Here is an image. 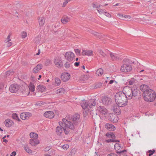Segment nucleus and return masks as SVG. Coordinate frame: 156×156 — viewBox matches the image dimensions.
<instances>
[{"label": "nucleus", "mask_w": 156, "mask_h": 156, "mask_svg": "<svg viewBox=\"0 0 156 156\" xmlns=\"http://www.w3.org/2000/svg\"><path fill=\"white\" fill-rule=\"evenodd\" d=\"M102 86V83H96L95 86H94V88H99L100 87Z\"/></svg>", "instance_id": "obj_37"}, {"label": "nucleus", "mask_w": 156, "mask_h": 156, "mask_svg": "<svg viewBox=\"0 0 156 156\" xmlns=\"http://www.w3.org/2000/svg\"><path fill=\"white\" fill-rule=\"evenodd\" d=\"M16 155V152L15 151H13L12 153L11 154V155L10 156H12V155L15 156Z\"/></svg>", "instance_id": "obj_58"}, {"label": "nucleus", "mask_w": 156, "mask_h": 156, "mask_svg": "<svg viewBox=\"0 0 156 156\" xmlns=\"http://www.w3.org/2000/svg\"><path fill=\"white\" fill-rule=\"evenodd\" d=\"M44 102L42 101H39L37 102L36 104V105H38L39 106L41 105H44Z\"/></svg>", "instance_id": "obj_46"}, {"label": "nucleus", "mask_w": 156, "mask_h": 156, "mask_svg": "<svg viewBox=\"0 0 156 156\" xmlns=\"http://www.w3.org/2000/svg\"><path fill=\"white\" fill-rule=\"evenodd\" d=\"M25 150L28 153H31L32 151L29 148L27 145H25L24 147Z\"/></svg>", "instance_id": "obj_35"}, {"label": "nucleus", "mask_w": 156, "mask_h": 156, "mask_svg": "<svg viewBox=\"0 0 156 156\" xmlns=\"http://www.w3.org/2000/svg\"><path fill=\"white\" fill-rule=\"evenodd\" d=\"M3 142H5V143H7L8 142V140L6 139H3Z\"/></svg>", "instance_id": "obj_64"}, {"label": "nucleus", "mask_w": 156, "mask_h": 156, "mask_svg": "<svg viewBox=\"0 0 156 156\" xmlns=\"http://www.w3.org/2000/svg\"><path fill=\"white\" fill-rule=\"evenodd\" d=\"M134 80H132L129 81V84L130 85H133L134 84Z\"/></svg>", "instance_id": "obj_51"}, {"label": "nucleus", "mask_w": 156, "mask_h": 156, "mask_svg": "<svg viewBox=\"0 0 156 156\" xmlns=\"http://www.w3.org/2000/svg\"><path fill=\"white\" fill-rule=\"evenodd\" d=\"M51 147H47L45 148L44 151L45 152H47L49 151Z\"/></svg>", "instance_id": "obj_53"}, {"label": "nucleus", "mask_w": 156, "mask_h": 156, "mask_svg": "<svg viewBox=\"0 0 156 156\" xmlns=\"http://www.w3.org/2000/svg\"><path fill=\"white\" fill-rule=\"evenodd\" d=\"M54 63L58 68H61L63 66L62 60L58 57H56L54 59Z\"/></svg>", "instance_id": "obj_6"}, {"label": "nucleus", "mask_w": 156, "mask_h": 156, "mask_svg": "<svg viewBox=\"0 0 156 156\" xmlns=\"http://www.w3.org/2000/svg\"><path fill=\"white\" fill-rule=\"evenodd\" d=\"M76 151L75 148L72 149L70 151V153L69 154V156H74L75 153H76Z\"/></svg>", "instance_id": "obj_34"}, {"label": "nucleus", "mask_w": 156, "mask_h": 156, "mask_svg": "<svg viewBox=\"0 0 156 156\" xmlns=\"http://www.w3.org/2000/svg\"><path fill=\"white\" fill-rule=\"evenodd\" d=\"M64 66L66 68H68L70 66V64L69 62H66L64 64Z\"/></svg>", "instance_id": "obj_41"}, {"label": "nucleus", "mask_w": 156, "mask_h": 156, "mask_svg": "<svg viewBox=\"0 0 156 156\" xmlns=\"http://www.w3.org/2000/svg\"><path fill=\"white\" fill-rule=\"evenodd\" d=\"M114 81V80H110L109 82V84H112Z\"/></svg>", "instance_id": "obj_61"}, {"label": "nucleus", "mask_w": 156, "mask_h": 156, "mask_svg": "<svg viewBox=\"0 0 156 156\" xmlns=\"http://www.w3.org/2000/svg\"><path fill=\"white\" fill-rule=\"evenodd\" d=\"M120 70L123 72H128L132 70V67L130 65L125 64L121 67Z\"/></svg>", "instance_id": "obj_4"}, {"label": "nucleus", "mask_w": 156, "mask_h": 156, "mask_svg": "<svg viewBox=\"0 0 156 156\" xmlns=\"http://www.w3.org/2000/svg\"><path fill=\"white\" fill-rule=\"evenodd\" d=\"M27 35V33L26 32L23 31L21 33V37L23 38H25Z\"/></svg>", "instance_id": "obj_38"}, {"label": "nucleus", "mask_w": 156, "mask_h": 156, "mask_svg": "<svg viewBox=\"0 0 156 156\" xmlns=\"http://www.w3.org/2000/svg\"><path fill=\"white\" fill-rule=\"evenodd\" d=\"M30 136L31 139L38 140V135L36 133L31 132L30 133Z\"/></svg>", "instance_id": "obj_23"}, {"label": "nucleus", "mask_w": 156, "mask_h": 156, "mask_svg": "<svg viewBox=\"0 0 156 156\" xmlns=\"http://www.w3.org/2000/svg\"><path fill=\"white\" fill-rule=\"evenodd\" d=\"M29 88L30 90L32 92H34L35 90V86L32 83L30 82V83L29 85Z\"/></svg>", "instance_id": "obj_27"}, {"label": "nucleus", "mask_w": 156, "mask_h": 156, "mask_svg": "<svg viewBox=\"0 0 156 156\" xmlns=\"http://www.w3.org/2000/svg\"><path fill=\"white\" fill-rule=\"evenodd\" d=\"M92 5L93 7L95 8H98L100 6V5L95 4L94 3H93Z\"/></svg>", "instance_id": "obj_44"}, {"label": "nucleus", "mask_w": 156, "mask_h": 156, "mask_svg": "<svg viewBox=\"0 0 156 156\" xmlns=\"http://www.w3.org/2000/svg\"><path fill=\"white\" fill-rule=\"evenodd\" d=\"M65 57L68 61L71 62L74 59V54L72 52H67L65 53Z\"/></svg>", "instance_id": "obj_5"}, {"label": "nucleus", "mask_w": 156, "mask_h": 156, "mask_svg": "<svg viewBox=\"0 0 156 156\" xmlns=\"http://www.w3.org/2000/svg\"><path fill=\"white\" fill-rule=\"evenodd\" d=\"M55 80V86H59L61 84V82L60 79L58 77H56Z\"/></svg>", "instance_id": "obj_32"}, {"label": "nucleus", "mask_w": 156, "mask_h": 156, "mask_svg": "<svg viewBox=\"0 0 156 156\" xmlns=\"http://www.w3.org/2000/svg\"><path fill=\"white\" fill-rule=\"evenodd\" d=\"M107 50H106L105 51V52H104L103 51H102L101 49H99L98 50V52L99 53L102 57H105L106 56H107L108 53H107Z\"/></svg>", "instance_id": "obj_26"}, {"label": "nucleus", "mask_w": 156, "mask_h": 156, "mask_svg": "<svg viewBox=\"0 0 156 156\" xmlns=\"http://www.w3.org/2000/svg\"><path fill=\"white\" fill-rule=\"evenodd\" d=\"M10 34H9L7 38L6 39L5 41V42H8L10 41L11 40L10 39Z\"/></svg>", "instance_id": "obj_42"}, {"label": "nucleus", "mask_w": 156, "mask_h": 156, "mask_svg": "<svg viewBox=\"0 0 156 156\" xmlns=\"http://www.w3.org/2000/svg\"><path fill=\"white\" fill-rule=\"evenodd\" d=\"M117 15L120 19L123 20L124 16L120 13H118Z\"/></svg>", "instance_id": "obj_49"}, {"label": "nucleus", "mask_w": 156, "mask_h": 156, "mask_svg": "<svg viewBox=\"0 0 156 156\" xmlns=\"http://www.w3.org/2000/svg\"><path fill=\"white\" fill-rule=\"evenodd\" d=\"M102 103L105 105H108L112 102V99L107 97L105 96L103 97L102 100Z\"/></svg>", "instance_id": "obj_9"}, {"label": "nucleus", "mask_w": 156, "mask_h": 156, "mask_svg": "<svg viewBox=\"0 0 156 156\" xmlns=\"http://www.w3.org/2000/svg\"><path fill=\"white\" fill-rule=\"evenodd\" d=\"M154 152H155V150H153V151H152L151 150L149 151L148 152H149V156H151V155H152L154 153Z\"/></svg>", "instance_id": "obj_47"}, {"label": "nucleus", "mask_w": 156, "mask_h": 156, "mask_svg": "<svg viewBox=\"0 0 156 156\" xmlns=\"http://www.w3.org/2000/svg\"><path fill=\"white\" fill-rule=\"evenodd\" d=\"M88 104L89 106L88 110H90V108H93L96 105L95 101L93 99L89 100L88 102Z\"/></svg>", "instance_id": "obj_16"}, {"label": "nucleus", "mask_w": 156, "mask_h": 156, "mask_svg": "<svg viewBox=\"0 0 156 156\" xmlns=\"http://www.w3.org/2000/svg\"><path fill=\"white\" fill-rule=\"evenodd\" d=\"M38 20L39 26L41 27L43 26L45 22V19L44 17H40Z\"/></svg>", "instance_id": "obj_24"}, {"label": "nucleus", "mask_w": 156, "mask_h": 156, "mask_svg": "<svg viewBox=\"0 0 156 156\" xmlns=\"http://www.w3.org/2000/svg\"><path fill=\"white\" fill-rule=\"evenodd\" d=\"M60 23L59 22H57L56 23L55 25V26H58V27L60 26Z\"/></svg>", "instance_id": "obj_59"}, {"label": "nucleus", "mask_w": 156, "mask_h": 156, "mask_svg": "<svg viewBox=\"0 0 156 156\" xmlns=\"http://www.w3.org/2000/svg\"><path fill=\"white\" fill-rule=\"evenodd\" d=\"M44 116L49 119L53 118L54 116V114L53 112L51 111H47L44 114Z\"/></svg>", "instance_id": "obj_10"}, {"label": "nucleus", "mask_w": 156, "mask_h": 156, "mask_svg": "<svg viewBox=\"0 0 156 156\" xmlns=\"http://www.w3.org/2000/svg\"><path fill=\"white\" fill-rule=\"evenodd\" d=\"M4 88V85L2 83L0 85V89L2 90Z\"/></svg>", "instance_id": "obj_57"}, {"label": "nucleus", "mask_w": 156, "mask_h": 156, "mask_svg": "<svg viewBox=\"0 0 156 156\" xmlns=\"http://www.w3.org/2000/svg\"><path fill=\"white\" fill-rule=\"evenodd\" d=\"M106 142L109 143V142H114V141H115V140L113 139H108L105 140Z\"/></svg>", "instance_id": "obj_43"}, {"label": "nucleus", "mask_w": 156, "mask_h": 156, "mask_svg": "<svg viewBox=\"0 0 156 156\" xmlns=\"http://www.w3.org/2000/svg\"><path fill=\"white\" fill-rule=\"evenodd\" d=\"M103 73V71L102 69L100 68L97 70L96 74L98 76H101Z\"/></svg>", "instance_id": "obj_30"}, {"label": "nucleus", "mask_w": 156, "mask_h": 156, "mask_svg": "<svg viewBox=\"0 0 156 156\" xmlns=\"http://www.w3.org/2000/svg\"><path fill=\"white\" fill-rule=\"evenodd\" d=\"M140 89L143 92V93H144L145 91H148L150 89L147 85L143 84L140 86Z\"/></svg>", "instance_id": "obj_18"}, {"label": "nucleus", "mask_w": 156, "mask_h": 156, "mask_svg": "<svg viewBox=\"0 0 156 156\" xmlns=\"http://www.w3.org/2000/svg\"><path fill=\"white\" fill-rule=\"evenodd\" d=\"M61 77L63 81L66 82L69 79L70 75L68 73H64L61 75Z\"/></svg>", "instance_id": "obj_8"}, {"label": "nucleus", "mask_w": 156, "mask_h": 156, "mask_svg": "<svg viewBox=\"0 0 156 156\" xmlns=\"http://www.w3.org/2000/svg\"><path fill=\"white\" fill-rule=\"evenodd\" d=\"M44 156H51V155L48 154H45Z\"/></svg>", "instance_id": "obj_63"}, {"label": "nucleus", "mask_w": 156, "mask_h": 156, "mask_svg": "<svg viewBox=\"0 0 156 156\" xmlns=\"http://www.w3.org/2000/svg\"><path fill=\"white\" fill-rule=\"evenodd\" d=\"M107 156H118L115 153H111L110 154H109Z\"/></svg>", "instance_id": "obj_52"}, {"label": "nucleus", "mask_w": 156, "mask_h": 156, "mask_svg": "<svg viewBox=\"0 0 156 156\" xmlns=\"http://www.w3.org/2000/svg\"><path fill=\"white\" fill-rule=\"evenodd\" d=\"M65 92V90L63 88H60L57 90L56 91V93L57 94H64Z\"/></svg>", "instance_id": "obj_31"}, {"label": "nucleus", "mask_w": 156, "mask_h": 156, "mask_svg": "<svg viewBox=\"0 0 156 156\" xmlns=\"http://www.w3.org/2000/svg\"><path fill=\"white\" fill-rule=\"evenodd\" d=\"M99 111L102 114L105 115L107 113V109L104 106H99L98 108Z\"/></svg>", "instance_id": "obj_14"}, {"label": "nucleus", "mask_w": 156, "mask_h": 156, "mask_svg": "<svg viewBox=\"0 0 156 156\" xmlns=\"http://www.w3.org/2000/svg\"><path fill=\"white\" fill-rule=\"evenodd\" d=\"M98 11L100 14H104L105 11L101 9H98Z\"/></svg>", "instance_id": "obj_39"}, {"label": "nucleus", "mask_w": 156, "mask_h": 156, "mask_svg": "<svg viewBox=\"0 0 156 156\" xmlns=\"http://www.w3.org/2000/svg\"><path fill=\"white\" fill-rule=\"evenodd\" d=\"M144 72V74H145L146 71H145L144 70V69H142V70H141V71H140V73L141 72Z\"/></svg>", "instance_id": "obj_62"}, {"label": "nucleus", "mask_w": 156, "mask_h": 156, "mask_svg": "<svg viewBox=\"0 0 156 156\" xmlns=\"http://www.w3.org/2000/svg\"><path fill=\"white\" fill-rule=\"evenodd\" d=\"M139 91L136 87L131 88L125 86L122 92H119L115 94V101L119 107L125 106L127 104L128 99H130L133 97L137 96Z\"/></svg>", "instance_id": "obj_1"}, {"label": "nucleus", "mask_w": 156, "mask_h": 156, "mask_svg": "<svg viewBox=\"0 0 156 156\" xmlns=\"http://www.w3.org/2000/svg\"><path fill=\"white\" fill-rule=\"evenodd\" d=\"M80 116L78 114H75L73 115L71 119L73 121L74 125L70 121L64 118L62 121L59 122V126H57L56 129V132L57 135L61 136L63 133V129L65 133L67 135L69 133L70 129L73 130L74 129L75 126L78 125L80 123Z\"/></svg>", "instance_id": "obj_2"}, {"label": "nucleus", "mask_w": 156, "mask_h": 156, "mask_svg": "<svg viewBox=\"0 0 156 156\" xmlns=\"http://www.w3.org/2000/svg\"><path fill=\"white\" fill-rule=\"evenodd\" d=\"M31 116V114L29 112H24L20 115V117L23 120L28 119Z\"/></svg>", "instance_id": "obj_11"}, {"label": "nucleus", "mask_w": 156, "mask_h": 156, "mask_svg": "<svg viewBox=\"0 0 156 156\" xmlns=\"http://www.w3.org/2000/svg\"><path fill=\"white\" fill-rule=\"evenodd\" d=\"M106 136L109 138H115V136L113 133L112 132L107 133L106 134Z\"/></svg>", "instance_id": "obj_28"}, {"label": "nucleus", "mask_w": 156, "mask_h": 156, "mask_svg": "<svg viewBox=\"0 0 156 156\" xmlns=\"http://www.w3.org/2000/svg\"><path fill=\"white\" fill-rule=\"evenodd\" d=\"M50 154L51 155H51H52L53 154H55V151L53 149H51L50 151Z\"/></svg>", "instance_id": "obj_50"}, {"label": "nucleus", "mask_w": 156, "mask_h": 156, "mask_svg": "<svg viewBox=\"0 0 156 156\" xmlns=\"http://www.w3.org/2000/svg\"><path fill=\"white\" fill-rule=\"evenodd\" d=\"M29 143L32 146H35L39 143V141L38 140L30 139Z\"/></svg>", "instance_id": "obj_19"}, {"label": "nucleus", "mask_w": 156, "mask_h": 156, "mask_svg": "<svg viewBox=\"0 0 156 156\" xmlns=\"http://www.w3.org/2000/svg\"><path fill=\"white\" fill-rule=\"evenodd\" d=\"M12 117L13 119L18 120V121H20V119L19 118L17 114L16 113H14L12 114Z\"/></svg>", "instance_id": "obj_33"}, {"label": "nucleus", "mask_w": 156, "mask_h": 156, "mask_svg": "<svg viewBox=\"0 0 156 156\" xmlns=\"http://www.w3.org/2000/svg\"><path fill=\"white\" fill-rule=\"evenodd\" d=\"M105 127L109 131H114L115 129L114 125L109 123H106L105 125Z\"/></svg>", "instance_id": "obj_15"}, {"label": "nucleus", "mask_w": 156, "mask_h": 156, "mask_svg": "<svg viewBox=\"0 0 156 156\" xmlns=\"http://www.w3.org/2000/svg\"><path fill=\"white\" fill-rule=\"evenodd\" d=\"M13 123L12 121L11 120L9 119H6L5 121V124L7 127H10Z\"/></svg>", "instance_id": "obj_22"}, {"label": "nucleus", "mask_w": 156, "mask_h": 156, "mask_svg": "<svg viewBox=\"0 0 156 156\" xmlns=\"http://www.w3.org/2000/svg\"><path fill=\"white\" fill-rule=\"evenodd\" d=\"M14 73L13 71L12 70H9L6 72L5 73V76L6 77H9V76H12Z\"/></svg>", "instance_id": "obj_29"}, {"label": "nucleus", "mask_w": 156, "mask_h": 156, "mask_svg": "<svg viewBox=\"0 0 156 156\" xmlns=\"http://www.w3.org/2000/svg\"><path fill=\"white\" fill-rule=\"evenodd\" d=\"M120 147L121 146L119 144L116 143L114 145V148L116 151L119 150Z\"/></svg>", "instance_id": "obj_36"}, {"label": "nucleus", "mask_w": 156, "mask_h": 156, "mask_svg": "<svg viewBox=\"0 0 156 156\" xmlns=\"http://www.w3.org/2000/svg\"><path fill=\"white\" fill-rule=\"evenodd\" d=\"M80 63L79 62H76L74 63V65L76 66H79Z\"/></svg>", "instance_id": "obj_60"}, {"label": "nucleus", "mask_w": 156, "mask_h": 156, "mask_svg": "<svg viewBox=\"0 0 156 156\" xmlns=\"http://www.w3.org/2000/svg\"><path fill=\"white\" fill-rule=\"evenodd\" d=\"M143 96L145 101L148 102L153 101L156 98L155 92L151 89L143 93Z\"/></svg>", "instance_id": "obj_3"}, {"label": "nucleus", "mask_w": 156, "mask_h": 156, "mask_svg": "<svg viewBox=\"0 0 156 156\" xmlns=\"http://www.w3.org/2000/svg\"><path fill=\"white\" fill-rule=\"evenodd\" d=\"M104 14L108 17H111V15L109 13L106 12L105 11V12H104Z\"/></svg>", "instance_id": "obj_45"}, {"label": "nucleus", "mask_w": 156, "mask_h": 156, "mask_svg": "<svg viewBox=\"0 0 156 156\" xmlns=\"http://www.w3.org/2000/svg\"><path fill=\"white\" fill-rule=\"evenodd\" d=\"M131 18V17H130L129 15H125V16H124L123 19H124V18ZM123 20H124V19H123Z\"/></svg>", "instance_id": "obj_55"}, {"label": "nucleus", "mask_w": 156, "mask_h": 156, "mask_svg": "<svg viewBox=\"0 0 156 156\" xmlns=\"http://www.w3.org/2000/svg\"><path fill=\"white\" fill-rule=\"evenodd\" d=\"M82 54L83 55L91 56L93 54V51L89 50H83Z\"/></svg>", "instance_id": "obj_13"}, {"label": "nucleus", "mask_w": 156, "mask_h": 156, "mask_svg": "<svg viewBox=\"0 0 156 156\" xmlns=\"http://www.w3.org/2000/svg\"><path fill=\"white\" fill-rule=\"evenodd\" d=\"M19 86L17 84H12L9 87V89L12 93H16L19 90Z\"/></svg>", "instance_id": "obj_7"}, {"label": "nucleus", "mask_w": 156, "mask_h": 156, "mask_svg": "<svg viewBox=\"0 0 156 156\" xmlns=\"http://www.w3.org/2000/svg\"><path fill=\"white\" fill-rule=\"evenodd\" d=\"M107 53L109 54L110 55L111 58L113 60H116L118 57V55L117 54L111 52L108 50H107Z\"/></svg>", "instance_id": "obj_17"}, {"label": "nucleus", "mask_w": 156, "mask_h": 156, "mask_svg": "<svg viewBox=\"0 0 156 156\" xmlns=\"http://www.w3.org/2000/svg\"><path fill=\"white\" fill-rule=\"evenodd\" d=\"M70 21V19L68 17H64L61 19V22L63 24H66Z\"/></svg>", "instance_id": "obj_25"}, {"label": "nucleus", "mask_w": 156, "mask_h": 156, "mask_svg": "<svg viewBox=\"0 0 156 156\" xmlns=\"http://www.w3.org/2000/svg\"><path fill=\"white\" fill-rule=\"evenodd\" d=\"M75 51L76 55H80V51L79 49H75Z\"/></svg>", "instance_id": "obj_48"}, {"label": "nucleus", "mask_w": 156, "mask_h": 156, "mask_svg": "<svg viewBox=\"0 0 156 156\" xmlns=\"http://www.w3.org/2000/svg\"><path fill=\"white\" fill-rule=\"evenodd\" d=\"M37 89L39 91L43 92L46 91V87L43 85H39L37 86Z\"/></svg>", "instance_id": "obj_20"}, {"label": "nucleus", "mask_w": 156, "mask_h": 156, "mask_svg": "<svg viewBox=\"0 0 156 156\" xmlns=\"http://www.w3.org/2000/svg\"><path fill=\"white\" fill-rule=\"evenodd\" d=\"M42 68V65L41 64H38L33 69V72L34 73H37Z\"/></svg>", "instance_id": "obj_12"}, {"label": "nucleus", "mask_w": 156, "mask_h": 156, "mask_svg": "<svg viewBox=\"0 0 156 156\" xmlns=\"http://www.w3.org/2000/svg\"><path fill=\"white\" fill-rule=\"evenodd\" d=\"M124 152H126V151L125 150H124L122 151L120 150L119 151H118L117 152V153L119 154H121L124 153Z\"/></svg>", "instance_id": "obj_54"}, {"label": "nucleus", "mask_w": 156, "mask_h": 156, "mask_svg": "<svg viewBox=\"0 0 156 156\" xmlns=\"http://www.w3.org/2000/svg\"><path fill=\"white\" fill-rule=\"evenodd\" d=\"M81 105L83 109H86V111L88 110L89 106H88V102L87 103L86 101H82L81 103Z\"/></svg>", "instance_id": "obj_21"}, {"label": "nucleus", "mask_w": 156, "mask_h": 156, "mask_svg": "<svg viewBox=\"0 0 156 156\" xmlns=\"http://www.w3.org/2000/svg\"><path fill=\"white\" fill-rule=\"evenodd\" d=\"M12 44V42H8L7 44V46L8 47H9L10 46H11Z\"/></svg>", "instance_id": "obj_56"}, {"label": "nucleus", "mask_w": 156, "mask_h": 156, "mask_svg": "<svg viewBox=\"0 0 156 156\" xmlns=\"http://www.w3.org/2000/svg\"><path fill=\"white\" fill-rule=\"evenodd\" d=\"M69 148V145L67 144H65L63 145L62 148L65 150H66L68 149Z\"/></svg>", "instance_id": "obj_40"}]
</instances>
